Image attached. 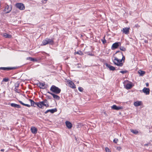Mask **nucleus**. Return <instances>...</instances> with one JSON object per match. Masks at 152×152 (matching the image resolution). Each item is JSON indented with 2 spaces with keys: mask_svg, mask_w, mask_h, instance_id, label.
Wrapping results in <instances>:
<instances>
[{
  "mask_svg": "<svg viewBox=\"0 0 152 152\" xmlns=\"http://www.w3.org/2000/svg\"><path fill=\"white\" fill-rule=\"evenodd\" d=\"M148 144H145L144 145V146H148Z\"/></svg>",
  "mask_w": 152,
  "mask_h": 152,
  "instance_id": "nucleus-39",
  "label": "nucleus"
},
{
  "mask_svg": "<svg viewBox=\"0 0 152 152\" xmlns=\"http://www.w3.org/2000/svg\"><path fill=\"white\" fill-rule=\"evenodd\" d=\"M19 103H20L21 104H22V105H23L25 106H27V107H30V106H31L29 104H24L21 101H19Z\"/></svg>",
  "mask_w": 152,
  "mask_h": 152,
  "instance_id": "nucleus-25",
  "label": "nucleus"
},
{
  "mask_svg": "<svg viewBox=\"0 0 152 152\" xmlns=\"http://www.w3.org/2000/svg\"><path fill=\"white\" fill-rule=\"evenodd\" d=\"M45 84L44 83H42L39 82V86L40 88L44 89L45 88Z\"/></svg>",
  "mask_w": 152,
  "mask_h": 152,
  "instance_id": "nucleus-20",
  "label": "nucleus"
},
{
  "mask_svg": "<svg viewBox=\"0 0 152 152\" xmlns=\"http://www.w3.org/2000/svg\"><path fill=\"white\" fill-rule=\"evenodd\" d=\"M67 83L70 87L72 88H76L75 86L74 83L70 80H68L67 81Z\"/></svg>",
  "mask_w": 152,
  "mask_h": 152,
  "instance_id": "nucleus-7",
  "label": "nucleus"
},
{
  "mask_svg": "<svg viewBox=\"0 0 152 152\" xmlns=\"http://www.w3.org/2000/svg\"><path fill=\"white\" fill-rule=\"evenodd\" d=\"M12 69V68L11 67H0V69L3 70H11Z\"/></svg>",
  "mask_w": 152,
  "mask_h": 152,
  "instance_id": "nucleus-22",
  "label": "nucleus"
},
{
  "mask_svg": "<svg viewBox=\"0 0 152 152\" xmlns=\"http://www.w3.org/2000/svg\"><path fill=\"white\" fill-rule=\"evenodd\" d=\"M31 130L32 133L34 134H36L37 131V129L34 126H32L31 127Z\"/></svg>",
  "mask_w": 152,
  "mask_h": 152,
  "instance_id": "nucleus-15",
  "label": "nucleus"
},
{
  "mask_svg": "<svg viewBox=\"0 0 152 152\" xmlns=\"http://www.w3.org/2000/svg\"><path fill=\"white\" fill-rule=\"evenodd\" d=\"M45 0V1H47V0Z\"/></svg>",
  "mask_w": 152,
  "mask_h": 152,
  "instance_id": "nucleus-43",
  "label": "nucleus"
},
{
  "mask_svg": "<svg viewBox=\"0 0 152 152\" xmlns=\"http://www.w3.org/2000/svg\"><path fill=\"white\" fill-rule=\"evenodd\" d=\"M65 124L66 127L69 129H71L72 127L71 123L68 121H66L65 122Z\"/></svg>",
  "mask_w": 152,
  "mask_h": 152,
  "instance_id": "nucleus-14",
  "label": "nucleus"
},
{
  "mask_svg": "<svg viewBox=\"0 0 152 152\" xmlns=\"http://www.w3.org/2000/svg\"><path fill=\"white\" fill-rule=\"evenodd\" d=\"M121 147L119 146V147H117L116 148V149L117 150H118V151H121Z\"/></svg>",
  "mask_w": 152,
  "mask_h": 152,
  "instance_id": "nucleus-33",
  "label": "nucleus"
},
{
  "mask_svg": "<svg viewBox=\"0 0 152 152\" xmlns=\"http://www.w3.org/2000/svg\"><path fill=\"white\" fill-rule=\"evenodd\" d=\"M50 90L56 94L60 93L61 91V89L54 85L51 87Z\"/></svg>",
  "mask_w": 152,
  "mask_h": 152,
  "instance_id": "nucleus-4",
  "label": "nucleus"
},
{
  "mask_svg": "<svg viewBox=\"0 0 152 152\" xmlns=\"http://www.w3.org/2000/svg\"><path fill=\"white\" fill-rule=\"evenodd\" d=\"M145 72L140 70L138 71V73L140 75V76H142L145 74Z\"/></svg>",
  "mask_w": 152,
  "mask_h": 152,
  "instance_id": "nucleus-23",
  "label": "nucleus"
},
{
  "mask_svg": "<svg viewBox=\"0 0 152 152\" xmlns=\"http://www.w3.org/2000/svg\"><path fill=\"white\" fill-rule=\"evenodd\" d=\"M105 65L106 66L109 68L110 70H114L115 69V68L112 66L107 64H106Z\"/></svg>",
  "mask_w": 152,
  "mask_h": 152,
  "instance_id": "nucleus-17",
  "label": "nucleus"
},
{
  "mask_svg": "<svg viewBox=\"0 0 152 152\" xmlns=\"http://www.w3.org/2000/svg\"><path fill=\"white\" fill-rule=\"evenodd\" d=\"M127 72L126 71H121L120 72L122 73V74H124L125 73H126Z\"/></svg>",
  "mask_w": 152,
  "mask_h": 152,
  "instance_id": "nucleus-35",
  "label": "nucleus"
},
{
  "mask_svg": "<svg viewBox=\"0 0 152 152\" xmlns=\"http://www.w3.org/2000/svg\"><path fill=\"white\" fill-rule=\"evenodd\" d=\"M146 86H148V83H146Z\"/></svg>",
  "mask_w": 152,
  "mask_h": 152,
  "instance_id": "nucleus-42",
  "label": "nucleus"
},
{
  "mask_svg": "<svg viewBox=\"0 0 152 152\" xmlns=\"http://www.w3.org/2000/svg\"><path fill=\"white\" fill-rule=\"evenodd\" d=\"M142 91L146 95H148L150 93V90L148 88L145 87L142 89Z\"/></svg>",
  "mask_w": 152,
  "mask_h": 152,
  "instance_id": "nucleus-11",
  "label": "nucleus"
},
{
  "mask_svg": "<svg viewBox=\"0 0 152 152\" xmlns=\"http://www.w3.org/2000/svg\"><path fill=\"white\" fill-rule=\"evenodd\" d=\"M42 45H45L48 44L53 45V41L51 39L46 38L42 41Z\"/></svg>",
  "mask_w": 152,
  "mask_h": 152,
  "instance_id": "nucleus-5",
  "label": "nucleus"
},
{
  "mask_svg": "<svg viewBox=\"0 0 152 152\" xmlns=\"http://www.w3.org/2000/svg\"><path fill=\"white\" fill-rule=\"evenodd\" d=\"M12 6L11 5H9L7 3H5L4 6L3 11L5 13H8L12 10Z\"/></svg>",
  "mask_w": 152,
  "mask_h": 152,
  "instance_id": "nucleus-3",
  "label": "nucleus"
},
{
  "mask_svg": "<svg viewBox=\"0 0 152 152\" xmlns=\"http://www.w3.org/2000/svg\"><path fill=\"white\" fill-rule=\"evenodd\" d=\"M48 93L51 95L53 96L54 98L56 100H59L60 99V97L58 95L49 92H48Z\"/></svg>",
  "mask_w": 152,
  "mask_h": 152,
  "instance_id": "nucleus-12",
  "label": "nucleus"
},
{
  "mask_svg": "<svg viewBox=\"0 0 152 152\" xmlns=\"http://www.w3.org/2000/svg\"><path fill=\"white\" fill-rule=\"evenodd\" d=\"M145 43H147L148 41H147L145 40Z\"/></svg>",
  "mask_w": 152,
  "mask_h": 152,
  "instance_id": "nucleus-41",
  "label": "nucleus"
},
{
  "mask_svg": "<svg viewBox=\"0 0 152 152\" xmlns=\"http://www.w3.org/2000/svg\"><path fill=\"white\" fill-rule=\"evenodd\" d=\"M3 36L6 38H11L12 36L11 35L8 34L6 33H4L3 34Z\"/></svg>",
  "mask_w": 152,
  "mask_h": 152,
  "instance_id": "nucleus-21",
  "label": "nucleus"
},
{
  "mask_svg": "<svg viewBox=\"0 0 152 152\" xmlns=\"http://www.w3.org/2000/svg\"><path fill=\"white\" fill-rule=\"evenodd\" d=\"M57 111V110L56 108L50 110H48L45 112V113L46 114L49 112H50L51 113H53L54 112H56Z\"/></svg>",
  "mask_w": 152,
  "mask_h": 152,
  "instance_id": "nucleus-16",
  "label": "nucleus"
},
{
  "mask_svg": "<svg viewBox=\"0 0 152 152\" xmlns=\"http://www.w3.org/2000/svg\"><path fill=\"white\" fill-rule=\"evenodd\" d=\"M16 7L20 10H23L25 7L24 4L21 3H18L16 4Z\"/></svg>",
  "mask_w": 152,
  "mask_h": 152,
  "instance_id": "nucleus-6",
  "label": "nucleus"
},
{
  "mask_svg": "<svg viewBox=\"0 0 152 152\" xmlns=\"http://www.w3.org/2000/svg\"><path fill=\"white\" fill-rule=\"evenodd\" d=\"M102 41L103 43L104 44L106 42V41L105 39L102 40Z\"/></svg>",
  "mask_w": 152,
  "mask_h": 152,
  "instance_id": "nucleus-37",
  "label": "nucleus"
},
{
  "mask_svg": "<svg viewBox=\"0 0 152 152\" xmlns=\"http://www.w3.org/2000/svg\"><path fill=\"white\" fill-rule=\"evenodd\" d=\"M4 151V149H2L1 150V151Z\"/></svg>",
  "mask_w": 152,
  "mask_h": 152,
  "instance_id": "nucleus-40",
  "label": "nucleus"
},
{
  "mask_svg": "<svg viewBox=\"0 0 152 152\" xmlns=\"http://www.w3.org/2000/svg\"><path fill=\"white\" fill-rule=\"evenodd\" d=\"M131 132L135 134H137L138 133V131L136 130L131 129L130 130Z\"/></svg>",
  "mask_w": 152,
  "mask_h": 152,
  "instance_id": "nucleus-24",
  "label": "nucleus"
},
{
  "mask_svg": "<svg viewBox=\"0 0 152 152\" xmlns=\"http://www.w3.org/2000/svg\"><path fill=\"white\" fill-rule=\"evenodd\" d=\"M118 139L117 138H115L113 140V142L115 143H117V142H118Z\"/></svg>",
  "mask_w": 152,
  "mask_h": 152,
  "instance_id": "nucleus-31",
  "label": "nucleus"
},
{
  "mask_svg": "<svg viewBox=\"0 0 152 152\" xmlns=\"http://www.w3.org/2000/svg\"><path fill=\"white\" fill-rule=\"evenodd\" d=\"M78 90L80 92H82L83 90V89L81 87H79L78 88Z\"/></svg>",
  "mask_w": 152,
  "mask_h": 152,
  "instance_id": "nucleus-32",
  "label": "nucleus"
},
{
  "mask_svg": "<svg viewBox=\"0 0 152 152\" xmlns=\"http://www.w3.org/2000/svg\"><path fill=\"white\" fill-rule=\"evenodd\" d=\"M124 86L125 88L127 89H129L132 87V83L130 82H129L126 84H124Z\"/></svg>",
  "mask_w": 152,
  "mask_h": 152,
  "instance_id": "nucleus-9",
  "label": "nucleus"
},
{
  "mask_svg": "<svg viewBox=\"0 0 152 152\" xmlns=\"http://www.w3.org/2000/svg\"><path fill=\"white\" fill-rule=\"evenodd\" d=\"M105 151L106 152H111L110 150L108 148H105Z\"/></svg>",
  "mask_w": 152,
  "mask_h": 152,
  "instance_id": "nucleus-34",
  "label": "nucleus"
},
{
  "mask_svg": "<svg viewBox=\"0 0 152 152\" xmlns=\"http://www.w3.org/2000/svg\"><path fill=\"white\" fill-rule=\"evenodd\" d=\"M142 102L140 101H137L135 102L134 103V106L136 107H137L140 105L142 104Z\"/></svg>",
  "mask_w": 152,
  "mask_h": 152,
  "instance_id": "nucleus-18",
  "label": "nucleus"
},
{
  "mask_svg": "<svg viewBox=\"0 0 152 152\" xmlns=\"http://www.w3.org/2000/svg\"><path fill=\"white\" fill-rule=\"evenodd\" d=\"M29 101L31 103V105L32 106H33L34 107H35L34 104H36V103H35L34 101H33V100L31 99H29Z\"/></svg>",
  "mask_w": 152,
  "mask_h": 152,
  "instance_id": "nucleus-26",
  "label": "nucleus"
},
{
  "mask_svg": "<svg viewBox=\"0 0 152 152\" xmlns=\"http://www.w3.org/2000/svg\"><path fill=\"white\" fill-rule=\"evenodd\" d=\"M120 54L123 56L121 60H122V63H123V62H124V60L125 59V57L123 55L122 53H121Z\"/></svg>",
  "mask_w": 152,
  "mask_h": 152,
  "instance_id": "nucleus-30",
  "label": "nucleus"
},
{
  "mask_svg": "<svg viewBox=\"0 0 152 152\" xmlns=\"http://www.w3.org/2000/svg\"><path fill=\"white\" fill-rule=\"evenodd\" d=\"M27 59H29L30 61H37V59H34V58H32V57H28L27 58Z\"/></svg>",
  "mask_w": 152,
  "mask_h": 152,
  "instance_id": "nucleus-28",
  "label": "nucleus"
},
{
  "mask_svg": "<svg viewBox=\"0 0 152 152\" xmlns=\"http://www.w3.org/2000/svg\"><path fill=\"white\" fill-rule=\"evenodd\" d=\"M129 28H123L122 31L125 34H128L129 33Z\"/></svg>",
  "mask_w": 152,
  "mask_h": 152,
  "instance_id": "nucleus-13",
  "label": "nucleus"
},
{
  "mask_svg": "<svg viewBox=\"0 0 152 152\" xmlns=\"http://www.w3.org/2000/svg\"><path fill=\"white\" fill-rule=\"evenodd\" d=\"M111 108L112 109L117 110L122 109L123 108L122 107L117 106L115 105H113V106H111Z\"/></svg>",
  "mask_w": 152,
  "mask_h": 152,
  "instance_id": "nucleus-10",
  "label": "nucleus"
},
{
  "mask_svg": "<svg viewBox=\"0 0 152 152\" xmlns=\"http://www.w3.org/2000/svg\"><path fill=\"white\" fill-rule=\"evenodd\" d=\"M10 105L12 107H14L17 108H20L21 107L20 105L16 104L15 103H11L10 104Z\"/></svg>",
  "mask_w": 152,
  "mask_h": 152,
  "instance_id": "nucleus-19",
  "label": "nucleus"
},
{
  "mask_svg": "<svg viewBox=\"0 0 152 152\" xmlns=\"http://www.w3.org/2000/svg\"><path fill=\"white\" fill-rule=\"evenodd\" d=\"M121 43L120 42H116L113 44L112 46L111 49L112 50H114L117 48L118 46H121Z\"/></svg>",
  "mask_w": 152,
  "mask_h": 152,
  "instance_id": "nucleus-8",
  "label": "nucleus"
},
{
  "mask_svg": "<svg viewBox=\"0 0 152 152\" xmlns=\"http://www.w3.org/2000/svg\"><path fill=\"white\" fill-rule=\"evenodd\" d=\"M8 80H9L8 79L4 78L3 79V81L7 82Z\"/></svg>",
  "mask_w": 152,
  "mask_h": 152,
  "instance_id": "nucleus-36",
  "label": "nucleus"
},
{
  "mask_svg": "<svg viewBox=\"0 0 152 152\" xmlns=\"http://www.w3.org/2000/svg\"><path fill=\"white\" fill-rule=\"evenodd\" d=\"M75 54H79L80 55H82L83 54L82 52L80 50H79L78 51L76 52H75Z\"/></svg>",
  "mask_w": 152,
  "mask_h": 152,
  "instance_id": "nucleus-27",
  "label": "nucleus"
},
{
  "mask_svg": "<svg viewBox=\"0 0 152 152\" xmlns=\"http://www.w3.org/2000/svg\"><path fill=\"white\" fill-rule=\"evenodd\" d=\"M15 91L16 92L19 93V92L18 91V90H17V89L16 88H15Z\"/></svg>",
  "mask_w": 152,
  "mask_h": 152,
  "instance_id": "nucleus-38",
  "label": "nucleus"
},
{
  "mask_svg": "<svg viewBox=\"0 0 152 152\" xmlns=\"http://www.w3.org/2000/svg\"><path fill=\"white\" fill-rule=\"evenodd\" d=\"M36 105L39 108H43L44 106L48 107L49 106L48 102L47 100L45 99L43 101L36 103Z\"/></svg>",
  "mask_w": 152,
  "mask_h": 152,
  "instance_id": "nucleus-1",
  "label": "nucleus"
},
{
  "mask_svg": "<svg viewBox=\"0 0 152 152\" xmlns=\"http://www.w3.org/2000/svg\"><path fill=\"white\" fill-rule=\"evenodd\" d=\"M112 60L114 64L117 66H121L123 65V63H122V60L119 59L115 57H114L112 58Z\"/></svg>",
  "mask_w": 152,
  "mask_h": 152,
  "instance_id": "nucleus-2",
  "label": "nucleus"
},
{
  "mask_svg": "<svg viewBox=\"0 0 152 152\" xmlns=\"http://www.w3.org/2000/svg\"><path fill=\"white\" fill-rule=\"evenodd\" d=\"M120 50L123 51H125L126 50V48L124 47H121L120 48Z\"/></svg>",
  "mask_w": 152,
  "mask_h": 152,
  "instance_id": "nucleus-29",
  "label": "nucleus"
}]
</instances>
